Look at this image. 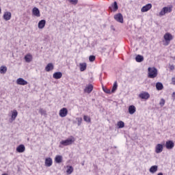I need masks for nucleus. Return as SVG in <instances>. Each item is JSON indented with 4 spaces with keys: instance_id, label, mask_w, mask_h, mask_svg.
Instances as JSON below:
<instances>
[{
    "instance_id": "1",
    "label": "nucleus",
    "mask_w": 175,
    "mask_h": 175,
    "mask_svg": "<svg viewBox=\"0 0 175 175\" xmlns=\"http://www.w3.org/2000/svg\"><path fill=\"white\" fill-rule=\"evenodd\" d=\"M73 143H75V137H72L71 138L61 141L59 147L62 148L63 147H66V146H71Z\"/></svg>"
},
{
    "instance_id": "2",
    "label": "nucleus",
    "mask_w": 175,
    "mask_h": 175,
    "mask_svg": "<svg viewBox=\"0 0 175 175\" xmlns=\"http://www.w3.org/2000/svg\"><path fill=\"white\" fill-rule=\"evenodd\" d=\"M148 72V77L149 79H155L158 76V70L155 67H149Z\"/></svg>"
},
{
    "instance_id": "3",
    "label": "nucleus",
    "mask_w": 175,
    "mask_h": 175,
    "mask_svg": "<svg viewBox=\"0 0 175 175\" xmlns=\"http://www.w3.org/2000/svg\"><path fill=\"white\" fill-rule=\"evenodd\" d=\"M166 13H172V7H164L159 12L160 17L165 16Z\"/></svg>"
},
{
    "instance_id": "4",
    "label": "nucleus",
    "mask_w": 175,
    "mask_h": 175,
    "mask_svg": "<svg viewBox=\"0 0 175 175\" xmlns=\"http://www.w3.org/2000/svg\"><path fill=\"white\" fill-rule=\"evenodd\" d=\"M164 39L166 42V46H167V44H169V43H170V40H173V36H172L170 34V33H166L165 35H164Z\"/></svg>"
},
{
    "instance_id": "5",
    "label": "nucleus",
    "mask_w": 175,
    "mask_h": 175,
    "mask_svg": "<svg viewBox=\"0 0 175 175\" xmlns=\"http://www.w3.org/2000/svg\"><path fill=\"white\" fill-rule=\"evenodd\" d=\"M59 117H62V118L66 117L68 116V109L65 107L61 109L59 112Z\"/></svg>"
},
{
    "instance_id": "6",
    "label": "nucleus",
    "mask_w": 175,
    "mask_h": 175,
    "mask_svg": "<svg viewBox=\"0 0 175 175\" xmlns=\"http://www.w3.org/2000/svg\"><path fill=\"white\" fill-rule=\"evenodd\" d=\"M114 19L118 21V23H124V16L121 13L117 14L114 16Z\"/></svg>"
},
{
    "instance_id": "7",
    "label": "nucleus",
    "mask_w": 175,
    "mask_h": 175,
    "mask_svg": "<svg viewBox=\"0 0 175 175\" xmlns=\"http://www.w3.org/2000/svg\"><path fill=\"white\" fill-rule=\"evenodd\" d=\"M151 8H152V4L148 3L142 8L141 12H142V13H146V12H148V10H150V9H151Z\"/></svg>"
},
{
    "instance_id": "8",
    "label": "nucleus",
    "mask_w": 175,
    "mask_h": 175,
    "mask_svg": "<svg viewBox=\"0 0 175 175\" xmlns=\"http://www.w3.org/2000/svg\"><path fill=\"white\" fill-rule=\"evenodd\" d=\"M93 90H94V85H92V84H89L85 87L83 91L85 94H91Z\"/></svg>"
},
{
    "instance_id": "9",
    "label": "nucleus",
    "mask_w": 175,
    "mask_h": 175,
    "mask_svg": "<svg viewBox=\"0 0 175 175\" xmlns=\"http://www.w3.org/2000/svg\"><path fill=\"white\" fill-rule=\"evenodd\" d=\"M163 151V145L158 144L155 147V152L157 154H161Z\"/></svg>"
},
{
    "instance_id": "10",
    "label": "nucleus",
    "mask_w": 175,
    "mask_h": 175,
    "mask_svg": "<svg viewBox=\"0 0 175 175\" xmlns=\"http://www.w3.org/2000/svg\"><path fill=\"white\" fill-rule=\"evenodd\" d=\"M16 84H18V85H27V84H28V81H25L23 78H18L16 80Z\"/></svg>"
},
{
    "instance_id": "11",
    "label": "nucleus",
    "mask_w": 175,
    "mask_h": 175,
    "mask_svg": "<svg viewBox=\"0 0 175 175\" xmlns=\"http://www.w3.org/2000/svg\"><path fill=\"white\" fill-rule=\"evenodd\" d=\"M165 147L167 150H172L174 147V142L172 140L167 141L165 142Z\"/></svg>"
},
{
    "instance_id": "12",
    "label": "nucleus",
    "mask_w": 175,
    "mask_h": 175,
    "mask_svg": "<svg viewBox=\"0 0 175 175\" xmlns=\"http://www.w3.org/2000/svg\"><path fill=\"white\" fill-rule=\"evenodd\" d=\"M3 18L5 21H9L12 18V13L10 12H4Z\"/></svg>"
},
{
    "instance_id": "13",
    "label": "nucleus",
    "mask_w": 175,
    "mask_h": 175,
    "mask_svg": "<svg viewBox=\"0 0 175 175\" xmlns=\"http://www.w3.org/2000/svg\"><path fill=\"white\" fill-rule=\"evenodd\" d=\"M139 98H141V99L147 100V99L150 98V94H148V92H144L139 94Z\"/></svg>"
},
{
    "instance_id": "14",
    "label": "nucleus",
    "mask_w": 175,
    "mask_h": 175,
    "mask_svg": "<svg viewBox=\"0 0 175 175\" xmlns=\"http://www.w3.org/2000/svg\"><path fill=\"white\" fill-rule=\"evenodd\" d=\"M32 14L33 16H36V17H40V11L39 10V8L34 7L32 10Z\"/></svg>"
},
{
    "instance_id": "15",
    "label": "nucleus",
    "mask_w": 175,
    "mask_h": 175,
    "mask_svg": "<svg viewBox=\"0 0 175 175\" xmlns=\"http://www.w3.org/2000/svg\"><path fill=\"white\" fill-rule=\"evenodd\" d=\"M17 116H18V112H17V110H13L10 118V122H13V121L17 118Z\"/></svg>"
},
{
    "instance_id": "16",
    "label": "nucleus",
    "mask_w": 175,
    "mask_h": 175,
    "mask_svg": "<svg viewBox=\"0 0 175 175\" xmlns=\"http://www.w3.org/2000/svg\"><path fill=\"white\" fill-rule=\"evenodd\" d=\"M38 27L39 29H43V28H44V27H46V20L42 19V20L40 21L38 24Z\"/></svg>"
},
{
    "instance_id": "17",
    "label": "nucleus",
    "mask_w": 175,
    "mask_h": 175,
    "mask_svg": "<svg viewBox=\"0 0 175 175\" xmlns=\"http://www.w3.org/2000/svg\"><path fill=\"white\" fill-rule=\"evenodd\" d=\"M25 151V146L24 144H21L16 148V152L23 153Z\"/></svg>"
},
{
    "instance_id": "18",
    "label": "nucleus",
    "mask_w": 175,
    "mask_h": 175,
    "mask_svg": "<svg viewBox=\"0 0 175 175\" xmlns=\"http://www.w3.org/2000/svg\"><path fill=\"white\" fill-rule=\"evenodd\" d=\"M53 165V159L48 157L45 159V166L50 167Z\"/></svg>"
},
{
    "instance_id": "19",
    "label": "nucleus",
    "mask_w": 175,
    "mask_h": 175,
    "mask_svg": "<svg viewBox=\"0 0 175 175\" xmlns=\"http://www.w3.org/2000/svg\"><path fill=\"white\" fill-rule=\"evenodd\" d=\"M129 113L132 116L136 113V107L135 105H130L129 107Z\"/></svg>"
},
{
    "instance_id": "20",
    "label": "nucleus",
    "mask_w": 175,
    "mask_h": 175,
    "mask_svg": "<svg viewBox=\"0 0 175 175\" xmlns=\"http://www.w3.org/2000/svg\"><path fill=\"white\" fill-rule=\"evenodd\" d=\"M53 79H55V80H58L62 77V72H56L53 75Z\"/></svg>"
},
{
    "instance_id": "21",
    "label": "nucleus",
    "mask_w": 175,
    "mask_h": 175,
    "mask_svg": "<svg viewBox=\"0 0 175 175\" xmlns=\"http://www.w3.org/2000/svg\"><path fill=\"white\" fill-rule=\"evenodd\" d=\"M53 69H54V65L51 63L48 64L45 67L46 72H50V70H53Z\"/></svg>"
},
{
    "instance_id": "22",
    "label": "nucleus",
    "mask_w": 175,
    "mask_h": 175,
    "mask_svg": "<svg viewBox=\"0 0 175 175\" xmlns=\"http://www.w3.org/2000/svg\"><path fill=\"white\" fill-rule=\"evenodd\" d=\"M32 55H31L30 53H28L25 56V61L26 62H31V61H32Z\"/></svg>"
},
{
    "instance_id": "23",
    "label": "nucleus",
    "mask_w": 175,
    "mask_h": 175,
    "mask_svg": "<svg viewBox=\"0 0 175 175\" xmlns=\"http://www.w3.org/2000/svg\"><path fill=\"white\" fill-rule=\"evenodd\" d=\"M79 68L81 72H84L87 69V63H80Z\"/></svg>"
},
{
    "instance_id": "24",
    "label": "nucleus",
    "mask_w": 175,
    "mask_h": 175,
    "mask_svg": "<svg viewBox=\"0 0 175 175\" xmlns=\"http://www.w3.org/2000/svg\"><path fill=\"white\" fill-rule=\"evenodd\" d=\"M156 88L157 91H162V90H163V84L161 82H157L156 83Z\"/></svg>"
},
{
    "instance_id": "25",
    "label": "nucleus",
    "mask_w": 175,
    "mask_h": 175,
    "mask_svg": "<svg viewBox=\"0 0 175 175\" xmlns=\"http://www.w3.org/2000/svg\"><path fill=\"white\" fill-rule=\"evenodd\" d=\"M135 61L137 62H143V61H144V57H143V55H137L135 57Z\"/></svg>"
},
{
    "instance_id": "26",
    "label": "nucleus",
    "mask_w": 175,
    "mask_h": 175,
    "mask_svg": "<svg viewBox=\"0 0 175 175\" xmlns=\"http://www.w3.org/2000/svg\"><path fill=\"white\" fill-rule=\"evenodd\" d=\"M157 171H158V165H152V167H150L149 170V172L153 174Z\"/></svg>"
},
{
    "instance_id": "27",
    "label": "nucleus",
    "mask_w": 175,
    "mask_h": 175,
    "mask_svg": "<svg viewBox=\"0 0 175 175\" xmlns=\"http://www.w3.org/2000/svg\"><path fill=\"white\" fill-rule=\"evenodd\" d=\"M6 72H8V68H6V66H1L0 67V73L1 75H5V73H6Z\"/></svg>"
},
{
    "instance_id": "28",
    "label": "nucleus",
    "mask_w": 175,
    "mask_h": 175,
    "mask_svg": "<svg viewBox=\"0 0 175 175\" xmlns=\"http://www.w3.org/2000/svg\"><path fill=\"white\" fill-rule=\"evenodd\" d=\"M55 161L56 163H61V162H62V156L57 155L55 158Z\"/></svg>"
},
{
    "instance_id": "29",
    "label": "nucleus",
    "mask_w": 175,
    "mask_h": 175,
    "mask_svg": "<svg viewBox=\"0 0 175 175\" xmlns=\"http://www.w3.org/2000/svg\"><path fill=\"white\" fill-rule=\"evenodd\" d=\"M66 173H67V174H72V173H73V167L72 166H67Z\"/></svg>"
},
{
    "instance_id": "30",
    "label": "nucleus",
    "mask_w": 175,
    "mask_h": 175,
    "mask_svg": "<svg viewBox=\"0 0 175 175\" xmlns=\"http://www.w3.org/2000/svg\"><path fill=\"white\" fill-rule=\"evenodd\" d=\"M112 8H113V12H117V10H118V4H117V1L113 2Z\"/></svg>"
},
{
    "instance_id": "31",
    "label": "nucleus",
    "mask_w": 175,
    "mask_h": 175,
    "mask_svg": "<svg viewBox=\"0 0 175 175\" xmlns=\"http://www.w3.org/2000/svg\"><path fill=\"white\" fill-rule=\"evenodd\" d=\"M118 126L119 129H122L124 128V126H125V123H124V122L120 120L118 122Z\"/></svg>"
},
{
    "instance_id": "32",
    "label": "nucleus",
    "mask_w": 175,
    "mask_h": 175,
    "mask_svg": "<svg viewBox=\"0 0 175 175\" xmlns=\"http://www.w3.org/2000/svg\"><path fill=\"white\" fill-rule=\"evenodd\" d=\"M117 81L114 82L112 90H111V93L113 94V92H116V90H117Z\"/></svg>"
},
{
    "instance_id": "33",
    "label": "nucleus",
    "mask_w": 175,
    "mask_h": 175,
    "mask_svg": "<svg viewBox=\"0 0 175 175\" xmlns=\"http://www.w3.org/2000/svg\"><path fill=\"white\" fill-rule=\"evenodd\" d=\"M83 120L85 121V122H91V118H90L88 116H84Z\"/></svg>"
},
{
    "instance_id": "34",
    "label": "nucleus",
    "mask_w": 175,
    "mask_h": 175,
    "mask_svg": "<svg viewBox=\"0 0 175 175\" xmlns=\"http://www.w3.org/2000/svg\"><path fill=\"white\" fill-rule=\"evenodd\" d=\"M39 113H41V116H46V114H47L46 112V110H44V109H43L42 108H40L39 109Z\"/></svg>"
},
{
    "instance_id": "35",
    "label": "nucleus",
    "mask_w": 175,
    "mask_h": 175,
    "mask_svg": "<svg viewBox=\"0 0 175 175\" xmlns=\"http://www.w3.org/2000/svg\"><path fill=\"white\" fill-rule=\"evenodd\" d=\"M76 120L78 122V126H80V125H81V122H83V118H76Z\"/></svg>"
},
{
    "instance_id": "36",
    "label": "nucleus",
    "mask_w": 175,
    "mask_h": 175,
    "mask_svg": "<svg viewBox=\"0 0 175 175\" xmlns=\"http://www.w3.org/2000/svg\"><path fill=\"white\" fill-rule=\"evenodd\" d=\"M68 2L72 3V5H76L77 3H79V0H68Z\"/></svg>"
},
{
    "instance_id": "37",
    "label": "nucleus",
    "mask_w": 175,
    "mask_h": 175,
    "mask_svg": "<svg viewBox=\"0 0 175 175\" xmlns=\"http://www.w3.org/2000/svg\"><path fill=\"white\" fill-rule=\"evenodd\" d=\"M89 60L90 62H94L95 61V55H90L89 57Z\"/></svg>"
},
{
    "instance_id": "38",
    "label": "nucleus",
    "mask_w": 175,
    "mask_h": 175,
    "mask_svg": "<svg viewBox=\"0 0 175 175\" xmlns=\"http://www.w3.org/2000/svg\"><path fill=\"white\" fill-rule=\"evenodd\" d=\"M160 106L163 107L165 106V99L162 98L159 103Z\"/></svg>"
},
{
    "instance_id": "39",
    "label": "nucleus",
    "mask_w": 175,
    "mask_h": 175,
    "mask_svg": "<svg viewBox=\"0 0 175 175\" xmlns=\"http://www.w3.org/2000/svg\"><path fill=\"white\" fill-rule=\"evenodd\" d=\"M104 91L106 92V94H111V91L109 89L104 90Z\"/></svg>"
},
{
    "instance_id": "40",
    "label": "nucleus",
    "mask_w": 175,
    "mask_h": 175,
    "mask_svg": "<svg viewBox=\"0 0 175 175\" xmlns=\"http://www.w3.org/2000/svg\"><path fill=\"white\" fill-rule=\"evenodd\" d=\"M172 82L174 85H175V77L172 78Z\"/></svg>"
},
{
    "instance_id": "41",
    "label": "nucleus",
    "mask_w": 175,
    "mask_h": 175,
    "mask_svg": "<svg viewBox=\"0 0 175 175\" xmlns=\"http://www.w3.org/2000/svg\"><path fill=\"white\" fill-rule=\"evenodd\" d=\"M170 70H174V66L173 65L170 66Z\"/></svg>"
},
{
    "instance_id": "42",
    "label": "nucleus",
    "mask_w": 175,
    "mask_h": 175,
    "mask_svg": "<svg viewBox=\"0 0 175 175\" xmlns=\"http://www.w3.org/2000/svg\"><path fill=\"white\" fill-rule=\"evenodd\" d=\"M157 175H163L162 172H159Z\"/></svg>"
},
{
    "instance_id": "43",
    "label": "nucleus",
    "mask_w": 175,
    "mask_h": 175,
    "mask_svg": "<svg viewBox=\"0 0 175 175\" xmlns=\"http://www.w3.org/2000/svg\"><path fill=\"white\" fill-rule=\"evenodd\" d=\"M82 166H84V161L82 163Z\"/></svg>"
},
{
    "instance_id": "44",
    "label": "nucleus",
    "mask_w": 175,
    "mask_h": 175,
    "mask_svg": "<svg viewBox=\"0 0 175 175\" xmlns=\"http://www.w3.org/2000/svg\"><path fill=\"white\" fill-rule=\"evenodd\" d=\"M114 148H117V146H114Z\"/></svg>"
},
{
    "instance_id": "45",
    "label": "nucleus",
    "mask_w": 175,
    "mask_h": 175,
    "mask_svg": "<svg viewBox=\"0 0 175 175\" xmlns=\"http://www.w3.org/2000/svg\"><path fill=\"white\" fill-rule=\"evenodd\" d=\"M0 13H1V8H0Z\"/></svg>"
}]
</instances>
